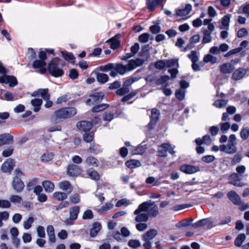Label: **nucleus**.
<instances>
[{
    "mask_svg": "<svg viewBox=\"0 0 249 249\" xmlns=\"http://www.w3.org/2000/svg\"><path fill=\"white\" fill-rule=\"evenodd\" d=\"M158 213V207L155 203H141L138 209L134 212V214L137 215L135 220L138 222H145L148 219L147 214L150 216H155Z\"/></svg>",
    "mask_w": 249,
    "mask_h": 249,
    "instance_id": "obj_1",
    "label": "nucleus"
},
{
    "mask_svg": "<svg viewBox=\"0 0 249 249\" xmlns=\"http://www.w3.org/2000/svg\"><path fill=\"white\" fill-rule=\"evenodd\" d=\"M144 60L141 58H137L135 60L132 59L126 65H123L119 63L114 64L113 69H116L119 74L123 75L126 72L131 71L138 67L142 66Z\"/></svg>",
    "mask_w": 249,
    "mask_h": 249,
    "instance_id": "obj_2",
    "label": "nucleus"
},
{
    "mask_svg": "<svg viewBox=\"0 0 249 249\" xmlns=\"http://www.w3.org/2000/svg\"><path fill=\"white\" fill-rule=\"evenodd\" d=\"M65 62L58 57H55L52 60L48 65V71L54 77L61 76L64 71L60 68L65 65Z\"/></svg>",
    "mask_w": 249,
    "mask_h": 249,
    "instance_id": "obj_3",
    "label": "nucleus"
},
{
    "mask_svg": "<svg viewBox=\"0 0 249 249\" xmlns=\"http://www.w3.org/2000/svg\"><path fill=\"white\" fill-rule=\"evenodd\" d=\"M54 50L53 49H46L45 51H40L38 57L39 60L35 61L33 64V68L35 69H39L41 73H43L46 71V62L45 60L47 58L46 53H53Z\"/></svg>",
    "mask_w": 249,
    "mask_h": 249,
    "instance_id": "obj_4",
    "label": "nucleus"
},
{
    "mask_svg": "<svg viewBox=\"0 0 249 249\" xmlns=\"http://www.w3.org/2000/svg\"><path fill=\"white\" fill-rule=\"evenodd\" d=\"M76 112V109L74 107H65L56 111L54 115L57 118L66 119L74 116Z\"/></svg>",
    "mask_w": 249,
    "mask_h": 249,
    "instance_id": "obj_5",
    "label": "nucleus"
},
{
    "mask_svg": "<svg viewBox=\"0 0 249 249\" xmlns=\"http://www.w3.org/2000/svg\"><path fill=\"white\" fill-rule=\"evenodd\" d=\"M33 96H37L41 97L44 100L46 101L45 104V107L46 108L50 107L53 105V102L49 101L50 94L48 93V89H40L37 91L33 92Z\"/></svg>",
    "mask_w": 249,
    "mask_h": 249,
    "instance_id": "obj_6",
    "label": "nucleus"
},
{
    "mask_svg": "<svg viewBox=\"0 0 249 249\" xmlns=\"http://www.w3.org/2000/svg\"><path fill=\"white\" fill-rule=\"evenodd\" d=\"M175 146H172L169 143H164L159 148L158 155L160 157H166V152L168 151L171 154H174L175 151L174 150Z\"/></svg>",
    "mask_w": 249,
    "mask_h": 249,
    "instance_id": "obj_7",
    "label": "nucleus"
},
{
    "mask_svg": "<svg viewBox=\"0 0 249 249\" xmlns=\"http://www.w3.org/2000/svg\"><path fill=\"white\" fill-rule=\"evenodd\" d=\"M0 77V83L8 84L10 87H14L18 85L17 78L12 75H8L5 73Z\"/></svg>",
    "mask_w": 249,
    "mask_h": 249,
    "instance_id": "obj_8",
    "label": "nucleus"
},
{
    "mask_svg": "<svg viewBox=\"0 0 249 249\" xmlns=\"http://www.w3.org/2000/svg\"><path fill=\"white\" fill-rule=\"evenodd\" d=\"M151 115L150 116V121L147 125V127L149 130L152 129L155 127L157 122L159 119L160 115V111L155 108H153L151 110Z\"/></svg>",
    "mask_w": 249,
    "mask_h": 249,
    "instance_id": "obj_9",
    "label": "nucleus"
},
{
    "mask_svg": "<svg viewBox=\"0 0 249 249\" xmlns=\"http://www.w3.org/2000/svg\"><path fill=\"white\" fill-rule=\"evenodd\" d=\"M207 225L208 228H211L214 226L211 218H206L202 219L197 222L192 224V226L197 228Z\"/></svg>",
    "mask_w": 249,
    "mask_h": 249,
    "instance_id": "obj_10",
    "label": "nucleus"
},
{
    "mask_svg": "<svg viewBox=\"0 0 249 249\" xmlns=\"http://www.w3.org/2000/svg\"><path fill=\"white\" fill-rule=\"evenodd\" d=\"M104 95L103 93H95L90 96V98L87 101V104L89 105L96 104L101 102Z\"/></svg>",
    "mask_w": 249,
    "mask_h": 249,
    "instance_id": "obj_11",
    "label": "nucleus"
},
{
    "mask_svg": "<svg viewBox=\"0 0 249 249\" xmlns=\"http://www.w3.org/2000/svg\"><path fill=\"white\" fill-rule=\"evenodd\" d=\"M220 151L227 154L234 153L236 151V144L228 142L226 145H220Z\"/></svg>",
    "mask_w": 249,
    "mask_h": 249,
    "instance_id": "obj_12",
    "label": "nucleus"
},
{
    "mask_svg": "<svg viewBox=\"0 0 249 249\" xmlns=\"http://www.w3.org/2000/svg\"><path fill=\"white\" fill-rule=\"evenodd\" d=\"M14 166V160L8 159L2 164L1 170L3 173H10L12 171Z\"/></svg>",
    "mask_w": 249,
    "mask_h": 249,
    "instance_id": "obj_13",
    "label": "nucleus"
},
{
    "mask_svg": "<svg viewBox=\"0 0 249 249\" xmlns=\"http://www.w3.org/2000/svg\"><path fill=\"white\" fill-rule=\"evenodd\" d=\"M180 170L188 174H192L195 173L199 171V168L196 166L190 165H183L180 167Z\"/></svg>",
    "mask_w": 249,
    "mask_h": 249,
    "instance_id": "obj_14",
    "label": "nucleus"
},
{
    "mask_svg": "<svg viewBox=\"0 0 249 249\" xmlns=\"http://www.w3.org/2000/svg\"><path fill=\"white\" fill-rule=\"evenodd\" d=\"M12 187L15 190L20 192L23 190L24 187V184L19 178L15 177L13 179Z\"/></svg>",
    "mask_w": 249,
    "mask_h": 249,
    "instance_id": "obj_15",
    "label": "nucleus"
},
{
    "mask_svg": "<svg viewBox=\"0 0 249 249\" xmlns=\"http://www.w3.org/2000/svg\"><path fill=\"white\" fill-rule=\"evenodd\" d=\"M77 127L80 130L87 132L91 129L92 124L89 122L83 121L77 124Z\"/></svg>",
    "mask_w": 249,
    "mask_h": 249,
    "instance_id": "obj_16",
    "label": "nucleus"
},
{
    "mask_svg": "<svg viewBox=\"0 0 249 249\" xmlns=\"http://www.w3.org/2000/svg\"><path fill=\"white\" fill-rule=\"evenodd\" d=\"M68 174L71 176H77L80 175L81 169L78 166L74 164H71L68 166Z\"/></svg>",
    "mask_w": 249,
    "mask_h": 249,
    "instance_id": "obj_17",
    "label": "nucleus"
},
{
    "mask_svg": "<svg viewBox=\"0 0 249 249\" xmlns=\"http://www.w3.org/2000/svg\"><path fill=\"white\" fill-rule=\"evenodd\" d=\"M192 9V5L190 4H187L184 8L177 10L176 14L179 17H185L191 12Z\"/></svg>",
    "mask_w": 249,
    "mask_h": 249,
    "instance_id": "obj_18",
    "label": "nucleus"
},
{
    "mask_svg": "<svg viewBox=\"0 0 249 249\" xmlns=\"http://www.w3.org/2000/svg\"><path fill=\"white\" fill-rule=\"evenodd\" d=\"M158 234V231L155 229H151L146 232L142 236V239L144 241L152 240Z\"/></svg>",
    "mask_w": 249,
    "mask_h": 249,
    "instance_id": "obj_19",
    "label": "nucleus"
},
{
    "mask_svg": "<svg viewBox=\"0 0 249 249\" xmlns=\"http://www.w3.org/2000/svg\"><path fill=\"white\" fill-rule=\"evenodd\" d=\"M121 35L120 34H117L112 38L107 40L106 42H110V48L115 50L118 48L120 45V42L119 40V38L120 37Z\"/></svg>",
    "mask_w": 249,
    "mask_h": 249,
    "instance_id": "obj_20",
    "label": "nucleus"
},
{
    "mask_svg": "<svg viewBox=\"0 0 249 249\" xmlns=\"http://www.w3.org/2000/svg\"><path fill=\"white\" fill-rule=\"evenodd\" d=\"M246 70L244 68H239L234 71L232 77L235 80L241 79L246 74Z\"/></svg>",
    "mask_w": 249,
    "mask_h": 249,
    "instance_id": "obj_21",
    "label": "nucleus"
},
{
    "mask_svg": "<svg viewBox=\"0 0 249 249\" xmlns=\"http://www.w3.org/2000/svg\"><path fill=\"white\" fill-rule=\"evenodd\" d=\"M234 69V67L231 63H224L220 66V71L224 74L231 73Z\"/></svg>",
    "mask_w": 249,
    "mask_h": 249,
    "instance_id": "obj_22",
    "label": "nucleus"
},
{
    "mask_svg": "<svg viewBox=\"0 0 249 249\" xmlns=\"http://www.w3.org/2000/svg\"><path fill=\"white\" fill-rule=\"evenodd\" d=\"M231 181L230 182V184H232L237 187H242L244 185V184L240 181L239 176L236 174H232L231 176Z\"/></svg>",
    "mask_w": 249,
    "mask_h": 249,
    "instance_id": "obj_23",
    "label": "nucleus"
},
{
    "mask_svg": "<svg viewBox=\"0 0 249 249\" xmlns=\"http://www.w3.org/2000/svg\"><path fill=\"white\" fill-rule=\"evenodd\" d=\"M231 15L227 14L225 15L221 19V29L228 30L229 28L230 22Z\"/></svg>",
    "mask_w": 249,
    "mask_h": 249,
    "instance_id": "obj_24",
    "label": "nucleus"
},
{
    "mask_svg": "<svg viewBox=\"0 0 249 249\" xmlns=\"http://www.w3.org/2000/svg\"><path fill=\"white\" fill-rule=\"evenodd\" d=\"M80 212V208L78 206H74L70 209V220L74 221L77 218L78 215Z\"/></svg>",
    "mask_w": 249,
    "mask_h": 249,
    "instance_id": "obj_25",
    "label": "nucleus"
},
{
    "mask_svg": "<svg viewBox=\"0 0 249 249\" xmlns=\"http://www.w3.org/2000/svg\"><path fill=\"white\" fill-rule=\"evenodd\" d=\"M42 185L47 193H52L54 189V183L50 180H45L42 182Z\"/></svg>",
    "mask_w": 249,
    "mask_h": 249,
    "instance_id": "obj_26",
    "label": "nucleus"
},
{
    "mask_svg": "<svg viewBox=\"0 0 249 249\" xmlns=\"http://www.w3.org/2000/svg\"><path fill=\"white\" fill-rule=\"evenodd\" d=\"M102 226L99 222H95L92 224V227L90 231V236L91 237L96 236L101 230Z\"/></svg>",
    "mask_w": 249,
    "mask_h": 249,
    "instance_id": "obj_27",
    "label": "nucleus"
},
{
    "mask_svg": "<svg viewBox=\"0 0 249 249\" xmlns=\"http://www.w3.org/2000/svg\"><path fill=\"white\" fill-rule=\"evenodd\" d=\"M195 142L197 145H201L202 144L210 145L211 143L212 140L210 136L205 135L203 137L202 139H196Z\"/></svg>",
    "mask_w": 249,
    "mask_h": 249,
    "instance_id": "obj_28",
    "label": "nucleus"
},
{
    "mask_svg": "<svg viewBox=\"0 0 249 249\" xmlns=\"http://www.w3.org/2000/svg\"><path fill=\"white\" fill-rule=\"evenodd\" d=\"M59 188L65 191L71 192L72 191V188L70 183L68 181H63L58 183Z\"/></svg>",
    "mask_w": 249,
    "mask_h": 249,
    "instance_id": "obj_29",
    "label": "nucleus"
},
{
    "mask_svg": "<svg viewBox=\"0 0 249 249\" xmlns=\"http://www.w3.org/2000/svg\"><path fill=\"white\" fill-rule=\"evenodd\" d=\"M146 148V144H143V143L142 142L141 144L139 145L133 150V154L142 155L145 152Z\"/></svg>",
    "mask_w": 249,
    "mask_h": 249,
    "instance_id": "obj_30",
    "label": "nucleus"
},
{
    "mask_svg": "<svg viewBox=\"0 0 249 249\" xmlns=\"http://www.w3.org/2000/svg\"><path fill=\"white\" fill-rule=\"evenodd\" d=\"M163 0H146L147 7L150 10H153L159 5L161 3Z\"/></svg>",
    "mask_w": 249,
    "mask_h": 249,
    "instance_id": "obj_31",
    "label": "nucleus"
},
{
    "mask_svg": "<svg viewBox=\"0 0 249 249\" xmlns=\"http://www.w3.org/2000/svg\"><path fill=\"white\" fill-rule=\"evenodd\" d=\"M126 166L130 168L133 169L141 166L140 160H130L125 162Z\"/></svg>",
    "mask_w": 249,
    "mask_h": 249,
    "instance_id": "obj_32",
    "label": "nucleus"
},
{
    "mask_svg": "<svg viewBox=\"0 0 249 249\" xmlns=\"http://www.w3.org/2000/svg\"><path fill=\"white\" fill-rule=\"evenodd\" d=\"M42 101L40 99H34L31 100V104L34 107V111L38 112L40 109V107L42 105Z\"/></svg>",
    "mask_w": 249,
    "mask_h": 249,
    "instance_id": "obj_33",
    "label": "nucleus"
},
{
    "mask_svg": "<svg viewBox=\"0 0 249 249\" xmlns=\"http://www.w3.org/2000/svg\"><path fill=\"white\" fill-rule=\"evenodd\" d=\"M60 53L62 54V56L65 60L71 63H74L75 57L72 53L65 51H60Z\"/></svg>",
    "mask_w": 249,
    "mask_h": 249,
    "instance_id": "obj_34",
    "label": "nucleus"
},
{
    "mask_svg": "<svg viewBox=\"0 0 249 249\" xmlns=\"http://www.w3.org/2000/svg\"><path fill=\"white\" fill-rule=\"evenodd\" d=\"M1 137L3 145L11 143L13 141V136L8 133L1 134Z\"/></svg>",
    "mask_w": 249,
    "mask_h": 249,
    "instance_id": "obj_35",
    "label": "nucleus"
},
{
    "mask_svg": "<svg viewBox=\"0 0 249 249\" xmlns=\"http://www.w3.org/2000/svg\"><path fill=\"white\" fill-rule=\"evenodd\" d=\"M202 33L203 34L202 43V44H206L210 43L212 41V36L211 33H210L208 31L206 30H202Z\"/></svg>",
    "mask_w": 249,
    "mask_h": 249,
    "instance_id": "obj_36",
    "label": "nucleus"
},
{
    "mask_svg": "<svg viewBox=\"0 0 249 249\" xmlns=\"http://www.w3.org/2000/svg\"><path fill=\"white\" fill-rule=\"evenodd\" d=\"M53 196L56 200L63 201L67 197V195L62 192H56L53 194Z\"/></svg>",
    "mask_w": 249,
    "mask_h": 249,
    "instance_id": "obj_37",
    "label": "nucleus"
},
{
    "mask_svg": "<svg viewBox=\"0 0 249 249\" xmlns=\"http://www.w3.org/2000/svg\"><path fill=\"white\" fill-rule=\"evenodd\" d=\"M87 174L89 177L94 180H98L100 178V175L95 170L89 169L87 171Z\"/></svg>",
    "mask_w": 249,
    "mask_h": 249,
    "instance_id": "obj_38",
    "label": "nucleus"
},
{
    "mask_svg": "<svg viewBox=\"0 0 249 249\" xmlns=\"http://www.w3.org/2000/svg\"><path fill=\"white\" fill-rule=\"evenodd\" d=\"M54 154L52 152H46L43 154L40 158L42 162H48L53 158Z\"/></svg>",
    "mask_w": 249,
    "mask_h": 249,
    "instance_id": "obj_39",
    "label": "nucleus"
},
{
    "mask_svg": "<svg viewBox=\"0 0 249 249\" xmlns=\"http://www.w3.org/2000/svg\"><path fill=\"white\" fill-rule=\"evenodd\" d=\"M228 196L232 202H238L240 199V196L234 191H230L228 194Z\"/></svg>",
    "mask_w": 249,
    "mask_h": 249,
    "instance_id": "obj_40",
    "label": "nucleus"
},
{
    "mask_svg": "<svg viewBox=\"0 0 249 249\" xmlns=\"http://www.w3.org/2000/svg\"><path fill=\"white\" fill-rule=\"evenodd\" d=\"M246 239V236L245 234L241 233L239 234L237 237L236 238L235 241H234V244L237 247H240L242 245L244 241Z\"/></svg>",
    "mask_w": 249,
    "mask_h": 249,
    "instance_id": "obj_41",
    "label": "nucleus"
},
{
    "mask_svg": "<svg viewBox=\"0 0 249 249\" xmlns=\"http://www.w3.org/2000/svg\"><path fill=\"white\" fill-rule=\"evenodd\" d=\"M96 78L97 81L101 83H105L108 80V76L104 73H98L97 74Z\"/></svg>",
    "mask_w": 249,
    "mask_h": 249,
    "instance_id": "obj_42",
    "label": "nucleus"
},
{
    "mask_svg": "<svg viewBox=\"0 0 249 249\" xmlns=\"http://www.w3.org/2000/svg\"><path fill=\"white\" fill-rule=\"evenodd\" d=\"M185 93L186 89L183 88H179L176 91V96L178 99L182 100L185 98Z\"/></svg>",
    "mask_w": 249,
    "mask_h": 249,
    "instance_id": "obj_43",
    "label": "nucleus"
},
{
    "mask_svg": "<svg viewBox=\"0 0 249 249\" xmlns=\"http://www.w3.org/2000/svg\"><path fill=\"white\" fill-rule=\"evenodd\" d=\"M203 61L205 63L211 62L212 64H214L216 63L217 58L210 54H208L204 56Z\"/></svg>",
    "mask_w": 249,
    "mask_h": 249,
    "instance_id": "obj_44",
    "label": "nucleus"
},
{
    "mask_svg": "<svg viewBox=\"0 0 249 249\" xmlns=\"http://www.w3.org/2000/svg\"><path fill=\"white\" fill-rule=\"evenodd\" d=\"M228 103L227 100H217L213 103V106L217 108H222L225 107Z\"/></svg>",
    "mask_w": 249,
    "mask_h": 249,
    "instance_id": "obj_45",
    "label": "nucleus"
},
{
    "mask_svg": "<svg viewBox=\"0 0 249 249\" xmlns=\"http://www.w3.org/2000/svg\"><path fill=\"white\" fill-rule=\"evenodd\" d=\"M187 56L192 62H197L198 60V54L195 51H192Z\"/></svg>",
    "mask_w": 249,
    "mask_h": 249,
    "instance_id": "obj_46",
    "label": "nucleus"
},
{
    "mask_svg": "<svg viewBox=\"0 0 249 249\" xmlns=\"http://www.w3.org/2000/svg\"><path fill=\"white\" fill-rule=\"evenodd\" d=\"M170 77L167 75L162 76L160 78L156 80V85H166L167 82L169 80Z\"/></svg>",
    "mask_w": 249,
    "mask_h": 249,
    "instance_id": "obj_47",
    "label": "nucleus"
},
{
    "mask_svg": "<svg viewBox=\"0 0 249 249\" xmlns=\"http://www.w3.org/2000/svg\"><path fill=\"white\" fill-rule=\"evenodd\" d=\"M108 107V105L106 104H103L100 105H97L92 109V111L94 112H98L102 111Z\"/></svg>",
    "mask_w": 249,
    "mask_h": 249,
    "instance_id": "obj_48",
    "label": "nucleus"
},
{
    "mask_svg": "<svg viewBox=\"0 0 249 249\" xmlns=\"http://www.w3.org/2000/svg\"><path fill=\"white\" fill-rule=\"evenodd\" d=\"M166 66L167 67H175L178 68V59H170L165 61Z\"/></svg>",
    "mask_w": 249,
    "mask_h": 249,
    "instance_id": "obj_49",
    "label": "nucleus"
},
{
    "mask_svg": "<svg viewBox=\"0 0 249 249\" xmlns=\"http://www.w3.org/2000/svg\"><path fill=\"white\" fill-rule=\"evenodd\" d=\"M86 162L89 165L93 166H98V160L96 159L92 156H89L86 159Z\"/></svg>",
    "mask_w": 249,
    "mask_h": 249,
    "instance_id": "obj_50",
    "label": "nucleus"
},
{
    "mask_svg": "<svg viewBox=\"0 0 249 249\" xmlns=\"http://www.w3.org/2000/svg\"><path fill=\"white\" fill-rule=\"evenodd\" d=\"M93 138L94 133L93 132H85V134L83 135L84 140L87 142H92L93 140Z\"/></svg>",
    "mask_w": 249,
    "mask_h": 249,
    "instance_id": "obj_51",
    "label": "nucleus"
},
{
    "mask_svg": "<svg viewBox=\"0 0 249 249\" xmlns=\"http://www.w3.org/2000/svg\"><path fill=\"white\" fill-rule=\"evenodd\" d=\"M240 136L242 139L246 140L249 136V128L248 127L243 128L240 132Z\"/></svg>",
    "mask_w": 249,
    "mask_h": 249,
    "instance_id": "obj_52",
    "label": "nucleus"
},
{
    "mask_svg": "<svg viewBox=\"0 0 249 249\" xmlns=\"http://www.w3.org/2000/svg\"><path fill=\"white\" fill-rule=\"evenodd\" d=\"M150 35L148 33H143L139 36V40L142 43H146L148 41Z\"/></svg>",
    "mask_w": 249,
    "mask_h": 249,
    "instance_id": "obj_53",
    "label": "nucleus"
},
{
    "mask_svg": "<svg viewBox=\"0 0 249 249\" xmlns=\"http://www.w3.org/2000/svg\"><path fill=\"white\" fill-rule=\"evenodd\" d=\"M140 79V77H131L128 78L125 81V82L124 83V86L126 87H128L135 82L138 81Z\"/></svg>",
    "mask_w": 249,
    "mask_h": 249,
    "instance_id": "obj_54",
    "label": "nucleus"
},
{
    "mask_svg": "<svg viewBox=\"0 0 249 249\" xmlns=\"http://www.w3.org/2000/svg\"><path fill=\"white\" fill-rule=\"evenodd\" d=\"M146 182L147 184H152L153 186H158L160 185V183L158 180H156L154 177H150L146 179Z\"/></svg>",
    "mask_w": 249,
    "mask_h": 249,
    "instance_id": "obj_55",
    "label": "nucleus"
},
{
    "mask_svg": "<svg viewBox=\"0 0 249 249\" xmlns=\"http://www.w3.org/2000/svg\"><path fill=\"white\" fill-rule=\"evenodd\" d=\"M34 219L33 217H29L27 220L25 221L23 223L24 229L28 230L31 227L32 223L34 222Z\"/></svg>",
    "mask_w": 249,
    "mask_h": 249,
    "instance_id": "obj_56",
    "label": "nucleus"
},
{
    "mask_svg": "<svg viewBox=\"0 0 249 249\" xmlns=\"http://www.w3.org/2000/svg\"><path fill=\"white\" fill-rule=\"evenodd\" d=\"M141 243L138 240H130L128 243V245L133 248H137L141 246Z\"/></svg>",
    "mask_w": 249,
    "mask_h": 249,
    "instance_id": "obj_57",
    "label": "nucleus"
},
{
    "mask_svg": "<svg viewBox=\"0 0 249 249\" xmlns=\"http://www.w3.org/2000/svg\"><path fill=\"white\" fill-rule=\"evenodd\" d=\"M93 217L92 212L90 210H86L83 213L82 218L83 219H91Z\"/></svg>",
    "mask_w": 249,
    "mask_h": 249,
    "instance_id": "obj_58",
    "label": "nucleus"
},
{
    "mask_svg": "<svg viewBox=\"0 0 249 249\" xmlns=\"http://www.w3.org/2000/svg\"><path fill=\"white\" fill-rule=\"evenodd\" d=\"M103 120L105 121L110 122L114 118V114L111 112H105L103 115Z\"/></svg>",
    "mask_w": 249,
    "mask_h": 249,
    "instance_id": "obj_59",
    "label": "nucleus"
},
{
    "mask_svg": "<svg viewBox=\"0 0 249 249\" xmlns=\"http://www.w3.org/2000/svg\"><path fill=\"white\" fill-rule=\"evenodd\" d=\"M215 159V157L213 155H207L202 157V160L206 163H211Z\"/></svg>",
    "mask_w": 249,
    "mask_h": 249,
    "instance_id": "obj_60",
    "label": "nucleus"
},
{
    "mask_svg": "<svg viewBox=\"0 0 249 249\" xmlns=\"http://www.w3.org/2000/svg\"><path fill=\"white\" fill-rule=\"evenodd\" d=\"M114 68V64L113 63H109L107 65L104 66H101L100 67V70L104 71H110V70H112Z\"/></svg>",
    "mask_w": 249,
    "mask_h": 249,
    "instance_id": "obj_61",
    "label": "nucleus"
},
{
    "mask_svg": "<svg viewBox=\"0 0 249 249\" xmlns=\"http://www.w3.org/2000/svg\"><path fill=\"white\" fill-rule=\"evenodd\" d=\"M155 67L159 70H161L164 68L166 67V63L165 61L164 60H159L156 62L155 64Z\"/></svg>",
    "mask_w": 249,
    "mask_h": 249,
    "instance_id": "obj_62",
    "label": "nucleus"
},
{
    "mask_svg": "<svg viewBox=\"0 0 249 249\" xmlns=\"http://www.w3.org/2000/svg\"><path fill=\"white\" fill-rule=\"evenodd\" d=\"M113 208V205L111 203H105L100 209V211L101 212H106L111 209Z\"/></svg>",
    "mask_w": 249,
    "mask_h": 249,
    "instance_id": "obj_63",
    "label": "nucleus"
},
{
    "mask_svg": "<svg viewBox=\"0 0 249 249\" xmlns=\"http://www.w3.org/2000/svg\"><path fill=\"white\" fill-rule=\"evenodd\" d=\"M129 91V89L128 87H126L124 86V87L120 89H118L116 91L117 94L119 95H124L126 93L128 92Z\"/></svg>",
    "mask_w": 249,
    "mask_h": 249,
    "instance_id": "obj_64",
    "label": "nucleus"
}]
</instances>
